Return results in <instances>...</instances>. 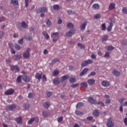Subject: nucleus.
Wrapping results in <instances>:
<instances>
[{
	"mask_svg": "<svg viewBox=\"0 0 127 127\" xmlns=\"http://www.w3.org/2000/svg\"><path fill=\"white\" fill-rule=\"evenodd\" d=\"M36 121L37 122L39 121V119H38V117H34L32 118H31L28 121V125H31L34 122V121Z\"/></svg>",
	"mask_w": 127,
	"mask_h": 127,
	"instance_id": "obj_10",
	"label": "nucleus"
},
{
	"mask_svg": "<svg viewBox=\"0 0 127 127\" xmlns=\"http://www.w3.org/2000/svg\"><path fill=\"white\" fill-rule=\"evenodd\" d=\"M75 113L76 114V115H77V116H80V115H83V112H80L79 110H76L75 112Z\"/></svg>",
	"mask_w": 127,
	"mask_h": 127,
	"instance_id": "obj_44",
	"label": "nucleus"
},
{
	"mask_svg": "<svg viewBox=\"0 0 127 127\" xmlns=\"http://www.w3.org/2000/svg\"><path fill=\"white\" fill-rule=\"evenodd\" d=\"M60 59H53L51 63L50 64V65H51V66L53 65L54 64H55L56 63H57V62H59L60 61Z\"/></svg>",
	"mask_w": 127,
	"mask_h": 127,
	"instance_id": "obj_25",
	"label": "nucleus"
},
{
	"mask_svg": "<svg viewBox=\"0 0 127 127\" xmlns=\"http://www.w3.org/2000/svg\"><path fill=\"white\" fill-rule=\"evenodd\" d=\"M25 6L27 7L29 5V0H25Z\"/></svg>",
	"mask_w": 127,
	"mask_h": 127,
	"instance_id": "obj_52",
	"label": "nucleus"
},
{
	"mask_svg": "<svg viewBox=\"0 0 127 127\" xmlns=\"http://www.w3.org/2000/svg\"><path fill=\"white\" fill-rule=\"evenodd\" d=\"M30 51L31 49L29 48H28L26 51L23 53V58H24V59H27V58H28L30 55Z\"/></svg>",
	"mask_w": 127,
	"mask_h": 127,
	"instance_id": "obj_2",
	"label": "nucleus"
},
{
	"mask_svg": "<svg viewBox=\"0 0 127 127\" xmlns=\"http://www.w3.org/2000/svg\"><path fill=\"white\" fill-rule=\"evenodd\" d=\"M46 22L47 25L48 26H51L52 24L51 23V21H50V18L46 19Z\"/></svg>",
	"mask_w": 127,
	"mask_h": 127,
	"instance_id": "obj_30",
	"label": "nucleus"
},
{
	"mask_svg": "<svg viewBox=\"0 0 127 127\" xmlns=\"http://www.w3.org/2000/svg\"><path fill=\"white\" fill-rule=\"evenodd\" d=\"M106 49H107L108 51H112V50L115 49V48L113 46H109L106 47Z\"/></svg>",
	"mask_w": 127,
	"mask_h": 127,
	"instance_id": "obj_34",
	"label": "nucleus"
},
{
	"mask_svg": "<svg viewBox=\"0 0 127 127\" xmlns=\"http://www.w3.org/2000/svg\"><path fill=\"white\" fill-rule=\"evenodd\" d=\"M88 71H89V68H85L84 69H83V70L80 73V76H84L86 73V72H88Z\"/></svg>",
	"mask_w": 127,
	"mask_h": 127,
	"instance_id": "obj_20",
	"label": "nucleus"
},
{
	"mask_svg": "<svg viewBox=\"0 0 127 127\" xmlns=\"http://www.w3.org/2000/svg\"><path fill=\"white\" fill-rule=\"evenodd\" d=\"M25 39H26V40H28V41L32 40V37H31L30 36H25Z\"/></svg>",
	"mask_w": 127,
	"mask_h": 127,
	"instance_id": "obj_53",
	"label": "nucleus"
},
{
	"mask_svg": "<svg viewBox=\"0 0 127 127\" xmlns=\"http://www.w3.org/2000/svg\"><path fill=\"white\" fill-rule=\"evenodd\" d=\"M96 75V72L95 71H92L90 74L88 75V77H91V76H95Z\"/></svg>",
	"mask_w": 127,
	"mask_h": 127,
	"instance_id": "obj_56",
	"label": "nucleus"
},
{
	"mask_svg": "<svg viewBox=\"0 0 127 127\" xmlns=\"http://www.w3.org/2000/svg\"><path fill=\"white\" fill-rule=\"evenodd\" d=\"M21 26L23 28H27V24H26L25 22L23 21L21 23Z\"/></svg>",
	"mask_w": 127,
	"mask_h": 127,
	"instance_id": "obj_35",
	"label": "nucleus"
},
{
	"mask_svg": "<svg viewBox=\"0 0 127 127\" xmlns=\"http://www.w3.org/2000/svg\"><path fill=\"white\" fill-rule=\"evenodd\" d=\"M95 82L96 80L94 79H90L87 80V83L88 85H94Z\"/></svg>",
	"mask_w": 127,
	"mask_h": 127,
	"instance_id": "obj_24",
	"label": "nucleus"
},
{
	"mask_svg": "<svg viewBox=\"0 0 127 127\" xmlns=\"http://www.w3.org/2000/svg\"><path fill=\"white\" fill-rule=\"evenodd\" d=\"M53 82L55 85H59L60 84V80L59 78H56L53 80Z\"/></svg>",
	"mask_w": 127,
	"mask_h": 127,
	"instance_id": "obj_19",
	"label": "nucleus"
},
{
	"mask_svg": "<svg viewBox=\"0 0 127 127\" xmlns=\"http://www.w3.org/2000/svg\"><path fill=\"white\" fill-rule=\"evenodd\" d=\"M59 70H54L52 73V75L53 76V77H56V76H58V75H59Z\"/></svg>",
	"mask_w": 127,
	"mask_h": 127,
	"instance_id": "obj_28",
	"label": "nucleus"
},
{
	"mask_svg": "<svg viewBox=\"0 0 127 127\" xmlns=\"http://www.w3.org/2000/svg\"><path fill=\"white\" fill-rule=\"evenodd\" d=\"M16 106L14 104H12V105H8L6 107V110H8V111H12V110H13V109H15L16 108Z\"/></svg>",
	"mask_w": 127,
	"mask_h": 127,
	"instance_id": "obj_13",
	"label": "nucleus"
},
{
	"mask_svg": "<svg viewBox=\"0 0 127 127\" xmlns=\"http://www.w3.org/2000/svg\"><path fill=\"white\" fill-rule=\"evenodd\" d=\"M22 79L25 83H27L31 81V77H29L27 75H24V76H23Z\"/></svg>",
	"mask_w": 127,
	"mask_h": 127,
	"instance_id": "obj_8",
	"label": "nucleus"
},
{
	"mask_svg": "<svg viewBox=\"0 0 127 127\" xmlns=\"http://www.w3.org/2000/svg\"><path fill=\"white\" fill-rule=\"evenodd\" d=\"M107 126L108 127H115V123L113 122V119L110 118L108 119L107 122Z\"/></svg>",
	"mask_w": 127,
	"mask_h": 127,
	"instance_id": "obj_4",
	"label": "nucleus"
},
{
	"mask_svg": "<svg viewBox=\"0 0 127 127\" xmlns=\"http://www.w3.org/2000/svg\"><path fill=\"white\" fill-rule=\"evenodd\" d=\"M122 11L124 14H127V8L123 7L122 9Z\"/></svg>",
	"mask_w": 127,
	"mask_h": 127,
	"instance_id": "obj_49",
	"label": "nucleus"
},
{
	"mask_svg": "<svg viewBox=\"0 0 127 127\" xmlns=\"http://www.w3.org/2000/svg\"><path fill=\"white\" fill-rule=\"evenodd\" d=\"M124 123L126 127H127V118H125L124 120Z\"/></svg>",
	"mask_w": 127,
	"mask_h": 127,
	"instance_id": "obj_64",
	"label": "nucleus"
},
{
	"mask_svg": "<svg viewBox=\"0 0 127 127\" xmlns=\"http://www.w3.org/2000/svg\"><path fill=\"white\" fill-rule=\"evenodd\" d=\"M108 38H109V36L107 35H105L102 37V41H107V40H108Z\"/></svg>",
	"mask_w": 127,
	"mask_h": 127,
	"instance_id": "obj_40",
	"label": "nucleus"
},
{
	"mask_svg": "<svg viewBox=\"0 0 127 127\" xmlns=\"http://www.w3.org/2000/svg\"><path fill=\"white\" fill-rule=\"evenodd\" d=\"M42 115L44 118H48V117H50V113L46 111H43L42 112Z\"/></svg>",
	"mask_w": 127,
	"mask_h": 127,
	"instance_id": "obj_16",
	"label": "nucleus"
},
{
	"mask_svg": "<svg viewBox=\"0 0 127 127\" xmlns=\"http://www.w3.org/2000/svg\"><path fill=\"white\" fill-rule=\"evenodd\" d=\"M18 44L20 45H23V38H22L18 41Z\"/></svg>",
	"mask_w": 127,
	"mask_h": 127,
	"instance_id": "obj_46",
	"label": "nucleus"
},
{
	"mask_svg": "<svg viewBox=\"0 0 127 127\" xmlns=\"http://www.w3.org/2000/svg\"><path fill=\"white\" fill-rule=\"evenodd\" d=\"M43 35H44L45 39H49V35L48 34L46 33V31H44L42 33Z\"/></svg>",
	"mask_w": 127,
	"mask_h": 127,
	"instance_id": "obj_29",
	"label": "nucleus"
},
{
	"mask_svg": "<svg viewBox=\"0 0 127 127\" xmlns=\"http://www.w3.org/2000/svg\"><path fill=\"white\" fill-rule=\"evenodd\" d=\"M15 61H19L21 59V55H15L14 56Z\"/></svg>",
	"mask_w": 127,
	"mask_h": 127,
	"instance_id": "obj_21",
	"label": "nucleus"
},
{
	"mask_svg": "<svg viewBox=\"0 0 127 127\" xmlns=\"http://www.w3.org/2000/svg\"><path fill=\"white\" fill-rule=\"evenodd\" d=\"M14 92H15L14 89L10 88L7 91H5L4 94L6 95V96H9L10 95H13V94H14Z\"/></svg>",
	"mask_w": 127,
	"mask_h": 127,
	"instance_id": "obj_6",
	"label": "nucleus"
},
{
	"mask_svg": "<svg viewBox=\"0 0 127 127\" xmlns=\"http://www.w3.org/2000/svg\"><path fill=\"white\" fill-rule=\"evenodd\" d=\"M97 105H100L101 107H105V104L102 102H97Z\"/></svg>",
	"mask_w": 127,
	"mask_h": 127,
	"instance_id": "obj_51",
	"label": "nucleus"
},
{
	"mask_svg": "<svg viewBox=\"0 0 127 127\" xmlns=\"http://www.w3.org/2000/svg\"><path fill=\"white\" fill-rule=\"evenodd\" d=\"M93 63V60H87L84 61L81 64L82 67H86L89 64H92Z\"/></svg>",
	"mask_w": 127,
	"mask_h": 127,
	"instance_id": "obj_3",
	"label": "nucleus"
},
{
	"mask_svg": "<svg viewBox=\"0 0 127 127\" xmlns=\"http://www.w3.org/2000/svg\"><path fill=\"white\" fill-rule=\"evenodd\" d=\"M68 78H69V75H68L63 76L61 77V81L64 82V81H65V80H67Z\"/></svg>",
	"mask_w": 127,
	"mask_h": 127,
	"instance_id": "obj_26",
	"label": "nucleus"
},
{
	"mask_svg": "<svg viewBox=\"0 0 127 127\" xmlns=\"http://www.w3.org/2000/svg\"><path fill=\"white\" fill-rule=\"evenodd\" d=\"M51 37L53 39V42H56L59 39V33L54 32L51 35Z\"/></svg>",
	"mask_w": 127,
	"mask_h": 127,
	"instance_id": "obj_1",
	"label": "nucleus"
},
{
	"mask_svg": "<svg viewBox=\"0 0 127 127\" xmlns=\"http://www.w3.org/2000/svg\"><path fill=\"white\" fill-rule=\"evenodd\" d=\"M121 44H122V45H127V41L124 40L121 42Z\"/></svg>",
	"mask_w": 127,
	"mask_h": 127,
	"instance_id": "obj_55",
	"label": "nucleus"
},
{
	"mask_svg": "<svg viewBox=\"0 0 127 127\" xmlns=\"http://www.w3.org/2000/svg\"><path fill=\"white\" fill-rule=\"evenodd\" d=\"M43 107L45 109H48L50 107V102L47 101L44 103Z\"/></svg>",
	"mask_w": 127,
	"mask_h": 127,
	"instance_id": "obj_22",
	"label": "nucleus"
},
{
	"mask_svg": "<svg viewBox=\"0 0 127 127\" xmlns=\"http://www.w3.org/2000/svg\"><path fill=\"white\" fill-rule=\"evenodd\" d=\"M79 83L73 84L71 85V87L73 88H77L79 86Z\"/></svg>",
	"mask_w": 127,
	"mask_h": 127,
	"instance_id": "obj_50",
	"label": "nucleus"
},
{
	"mask_svg": "<svg viewBox=\"0 0 127 127\" xmlns=\"http://www.w3.org/2000/svg\"><path fill=\"white\" fill-rule=\"evenodd\" d=\"M5 20V17L2 16L0 17V22H1L2 21H4Z\"/></svg>",
	"mask_w": 127,
	"mask_h": 127,
	"instance_id": "obj_63",
	"label": "nucleus"
},
{
	"mask_svg": "<svg viewBox=\"0 0 127 127\" xmlns=\"http://www.w3.org/2000/svg\"><path fill=\"white\" fill-rule=\"evenodd\" d=\"M11 2L14 5H18V0H11Z\"/></svg>",
	"mask_w": 127,
	"mask_h": 127,
	"instance_id": "obj_32",
	"label": "nucleus"
},
{
	"mask_svg": "<svg viewBox=\"0 0 127 127\" xmlns=\"http://www.w3.org/2000/svg\"><path fill=\"white\" fill-rule=\"evenodd\" d=\"M53 9H55V10H59L60 9V6H59V5H54L53 6Z\"/></svg>",
	"mask_w": 127,
	"mask_h": 127,
	"instance_id": "obj_39",
	"label": "nucleus"
},
{
	"mask_svg": "<svg viewBox=\"0 0 127 127\" xmlns=\"http://www.w3.org/2000/svg\"><path fill=\"white\" fill-rule=\"evenodd\" d=\"M10 68H11V70L12 71H15L16 72H19V71H20V67H19V66H18L17 65H11Z\"/></svg>",
	"mask_w": 127,
	"mask_h": 127,
	"instance_id": "obj_5",
	"label": "nucleus"
},
{
	"mask_svg": "<svg viewBox=\"0 0 127 127\" xmlns=\"http://www.w3.org/2000/svg\"><path fill=\"white\" fill-rule=\"evenodd\" d=\"M46 96L49 98V97H51L52 96V92H48L46 93Z\"/></svg>",
	"mask_w": 127,
	"mask_h": 127,
	"instance_id": "obj_54",
	"label": "nucleus"
},
{
	"mask_svg": "<svg viewBox=\"0 0 127 127\" xmlns=\"http://www.w3.org/2000/svg\"><path fill=\"white\" fill-rule=\"evenodd\" d=\"M88 22H85L84 23H82L80 25V30L83 31V30H85V29H86V26H87V24Z\"/></svg>",
	"mask_w": 127,
	"mask_h": 127,
	"instance_id": "obj_18",
	"label": "nucleus"
},
{
	"mask_svg": "<svg viewBox=\"0 0 127 127\" xmlns=\"http://www.w3.org/2000/svg\"><path fill=\"white\" fill-rule=\"evenodd\" d=\"M48 9L46 7H41L37 9L36 13H40L41 12H46L47 11Z\"/></svg>",
	"mask_w": 127,
	"mask_h": 127,
	"instance_id": "obj_7",
	"label": "nucleus"
},
{
	"mask_svg": "<svg viewBox=\"0 0 127 127\" xmlns=\"http://www.w3.org/2000/svg\"><path fill=\"white\" fill-rule=\"evenodd\" d=\"M101 17V14H97L95 16L94 18L98 19V18H100Z\"/></svg>",
	"mask_w": 127,
	"mask_h": 127,
	"instance_id": "obj_61",
	"label": "nucleus"
},
{
	"mask_svg": "<svg viewBox=\"0 0 127 127\" xmlns=\"http://www.w3.org/2000/svg\"><path fill=\"white\" fill-rule=\"evenodd\" d=\"M109 56H110V52H106L105 55H104V57L105 58H108L109 57Z\"/></svg>",
	"mask_w": 127,
	"mask_h": 127,
	"instance_id": "obj_57",
	"label": "nucleus"
},
{
	"mask_svg": "<svg viewBox=\"0 0 127 127\" xmlns=\"http://www.w3.org/2000/svg\"><path fill=\"white\" fill-rule=\"evenodd\" d=\"M29 99H31L32 98H33V97H34V94L32 93H29L28 94V96Z\"/></svg>",
	"mask_w": 127,
	"mask_h": 127,
	"instance_id": "obj_48",
	"label": "nucleus"
},
{
	"mask_svg": "<svg viewBox=\"0 0 127 127\" xmlns=\"http://www.w3.org/2000/svg\"><path fill=\"white\" fill-rule=\"evenodd\" d=\"M124 101H125V98H122L119 100V102L120 104H123V103H124Z\"/></svg>",
	"mask_w": 127,
	"mask_h": 127,
	"instance_id": "obj_62",
	"label": "nucleus"
},
{
	"mask_svg": "<svg viewBox=\"0 0 127 127\" xmlns=\"http://www.w3.org/2000/svg\"><path fill=\"white\" fill-rule=\"evenodd\" d=\"M93 114L95 117H99V116H100V112H99V110L94 111L93 112Z\"/></svg>",
	"mask_w": 127,
	"mask_h": 127,
	"instance_id": "obj_31",
	"label": "nucleus"
},
{
	"mask_svg": "<svg viewBox=\"0 0 127 127\" xmlns=\"http://www.w3.org/2000/svg\"><path fill=\"white\" fill-rule=\"evenodd\" d=\"M77 45L78 47H80L81 49H85V46L84 45H82L81 43H78Z\"/></svg>",
	"mask_w": 127,
	"mask_h": 127,
	"instance_id": "obj_47",
	"label": "nucleus"
},
{
	"mask_svg": "<svg viewBox=\"0 0 127 127\" xmlns=\"http://www.w3.org/2000/svg\"><path fill=\"white\" fill-rule=\"evenodd\" d=\"M62 121H63V117L61 116L58 118V123H61V122H62Z\"/></svg>",
	"mask_w": 127,
	"mask_h": 127,
	"instance_id": "obj_58",
	"label": "nucleus"
},
{
	"mask_svg": "<svg viewBox=\"0 0 127 127\" xmlns=\"http://www.w3.org/2000/svg\"><path fill=\"white\" fill-rule=\"evenodd\" d=\"M113 22H111L109 25L108 26L107 28V30L108 32L112 31V29H113Z\"/></svg>",
	"mask_w": 127,
	"mask_h": 127,
	"instance_id": "obj_23",
	"label": "nucleus"
},
{
	"mask_svg": "<svg viewBox=\"0 0 127 127\" xmlns=\"http://www.w3.org/2000/svg\"><path fill=\"white\" fill-rule=\"evenodd\" d=\"M115 7H116V4H115L114 3H111L109 5V10H113V9H114Z\"/></svg>",
	"mask_w": 127,
	"mask_h": 127,
	"instance_id": "obj_27",
	"label": "nucleus"
},
{
	"mask_svg": "<svg viewBox=\"0 0 127 127\" xmlns=\"http://www.w3.org/2000/svg\"><path fill=\"white\" fill-rule=\"evenodd\" d=\"M92 6L95 9H100V5L98 3L94 4Z\"/></svg>",
	"mask_w": 127,
	"mask_h": 127,
	"instance_id": "obj_33",
	"label": "nucleus"
},
{
	"mask_svg": "<svg viewBox=\"0 0 127 127\" xmlns=\"http://www.w3.org/2000/svg\"><path fill=\"white\" fill-rule=\"evenodd\" d=\"M110 84V82L107 80H103L102 82V85L103 87H109Z\"/></svg>",
	"mask_w": 127,
	"mask_h": 127,
	"instance_id": "obj_15",
	"label": "nucleus"
},
{
	"mask_svg": "<svg viewBox=\"0 0 127 127\" xmlns=\"http://www.w3.org/2000/svg\"><path fill=\"white\" fill-rule=\"evenodd\" d=\"M22 76L21 75H19L16 79V82L17 83H21V78Z\"/></svg>",
	"mask_w": 127,
	"mask_h": 127,
	"instance_id": "obj_37",
	"label": "nucleus"
},
{
	"mask_svg": "<svg viewBox=\"0 0 127 127\" xmlns=\"http://www.w3.org/2000/svg\"><path fill=\"white\" fill-rule=\"evenodd\" d=\"M80 86L82 87H84L85 88H87V87H88V84H87V82H82L80 84Z\"/></svg>",
	"mask_w": 127,
	"mask_h": 127,
	"instance_id": "obj_42",
	"label": "nucleus"
},
{
	"mask_svg": "<svg viewBox=\"0 0 127 127\" xmlns=\"http://www.w3.org/2000/svg\"><path fill=\"white\" fill-rule=\"evenodd\" d=\"M69 81L70 83H76V78L75 77H71L69 79Z\"/></svg>",
	"mask_w": 127,
	"mask_h": 127,
	"instance_id": "obj_38",
	"label": "nucleus"
},
{
	"mask_svg": "<svg viewBox=\"0 0 127 127\" xmlns=\"http://www.w3.org/2000/svg\"><path fill=\"white\" fill-rule=\"evenodd\" d=\"M75 31H76L74 29H71L66 33V36H67V37H71V36H72V35L74 34Z\"/></svg>",
	"mask_w": 127,
	"mask_h": 127,
	"instance_id": "obj_9",
	"label": "nucleus"
},
{
	"mask_svg": "<svg viewBox=\"0 0 127 127\" xmlns=\"http://www.w3.org/2000/svg\"><path fill=\"white\" fill-rule=\"evenodd\" d=\"M66 26L68 28H73L74 27V25L73 23L69 22L67 24Z\"/></svg>",
	"mask_w": 127,
	"mask_h": 127,
	"instance_id": "obj_36",
	"label": "nucleus"
},
{
	"mask_svg": "<svg viewBox=\"0 0 127 127\" xmlns=\"http://www.w3.org/2000/svg\"><path fill=\"white\" fill-rule=\"evenodd\" d=\"M15 122L19 125L22 124V118L21 117H17L15 119Z\"/></svg>",
	"mask_w": 127,
	"mask_h": 127,
	"instance_id": "obj_17",
	"label": "nucleus"
},
{
	"mask_svg": "<svg viewBox=\"0 0 127 127\" xmlns=\"http://www.w3.org/2000/svg\"><path fill=\"white\" fill-rule=\"evenodd\" d=\"M15 48L16 49V50H19L21 48V47H20L19 45L15 44Z\"/></svg>",
	"mask_w": 127,
	"mask_h": 127,
	"instance_id": "obj_45",
	"label": "nucleus"
},
{
	"mask_svg": "<svg viewBox=\"0 0 127 127\" xmlns=\"http://www.w3.org/2000/svg\"><path fill=\"white\" fill-rule=\"evenodd\" d=\"M67 13H68V14L71 15V14H74L75 13V12H73L72 10H69L67 11Z\"/></svg>",
	"mask_w": 127,
	"mask_h": 127,
	"instance_id": "obj_60",
	"label": "nucleus"
},
{
	"mask_svg": "<svg viewBox=\"0 0 127 127\" xmlns=\"http://www.w3.org/2000/svg\"><path fill=\"white\" fill-rule=\"evenodd\" d=\"M112 73L116 77H120V76H121V72L116 69H114Z\"/></svg>",
	"mask_w": 127,
	"mask_h": 127,
	"instance_id": "obj_14",
	"label": "nucleus"
},
{
	"mask_svg": "<svg viewBox=\"0 0 127 127\" xmlns=\"http://www.w3.org/2000/svg\"><path fill=\"white\" fill-rule=\"evenodd\" d=\"M35 77L36 79L40 81L42 79V72H37L36 73Z\"/></svg>",
	"mask_w": 127,
	"mask_h": 127,
	"instance_id": "obj_11",
	"label": "nucleus"
},
{
	"mask_svg": "<svg viewBox=\"0 0 127 127\" xmlns=\"http://www.w3.org/2000/svg\"><path fill=\"white\" fill-rule=\"evenodd\" d=\"M24 109H26V110H27V109H29V104H25L24 105Z\"/></svg>",
	"mask_w": 127,
	"mask_h": 127,
	"instance_id": "obj_59",
	"label": "nucleus"
},
{
	"mask_svg": "<svg viewBox=\"0 0 127 127\" xmlns=\"http://www.w3.org/2000/svg\"><path fill=\"white\" fill-rule=\"evenodd\" d=\"M101 27H102V31H105V30H106V23H104L103 24H102Z\"/></svg>",
	"mask_w": 127,
	"mask_h": 127,
	"instance_id": "obj_43",
	"label": "nucleus"
},
{
	"mask_svg": "<svg viewBox=\"0 0 127 127\" xmlns=\"http://www.w3.org/2000/svg\"><path fill=\"white\" fill-rule=\"evenodd\" d=\"M83 106H84V103H83L82 102H79L76 104V107L77 109H78V108H80Z\"/></svg>",
	"mask_w": 127,
	"mask_h": 127,
	"instance_id": "obj_41",
	"label": "nucleus"
},
{
	"mask_svg": "<svg viewBox=\"0 0 127 127\" xmlns=\"http://www.w3.org/2000/svg\"><path fill=\"white\" fill-rule=\"evenodd\" d=\"M88 102L90 103V104H92L93 105H95L97 104V100L94 99V98L90 97L88 98Z\"/></svg>",
	"mask_w": 127,
	"mask_h": 127,
	"instance_id": "obj_12",
	"label": "nucleus"
}]
</instances>
